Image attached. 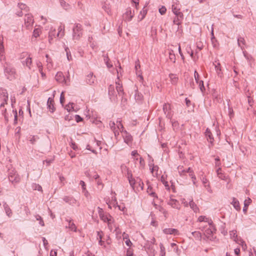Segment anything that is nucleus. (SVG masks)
Listing matches in <instances>:
<instances>
[{
    "instance_id": "09e8293b",
    "label": "nucleus",
    "mask_w": 256,
    "mask_h": 256,
    "mask_svg": "<svg viewBox=\"0 0 256 256\" xmlns=\"http://www.w3.org/2000/svg\"><path fill=\"white\" fill-rule=\"evenodd\" d=\"M40 30L38 29H35L33 32V36L35 38H37L40 36Z\"/></svg>"
},
{
    "instance_id": "4d7b16f0",
    "label": "nucleus",
    "mask_w": 256,
    "mask_h": 256,
    "mask_svg": "<svg viewBox=\"0 0 256 256\" xmlns=\"http://www.w3.org/2000/svg\"><path fill=\"white\" fill-rule=\"evenodd\" d=\"M18 7L21 10H25L26 8V6L25 4H18Z\"/></svg>"
},
{
    "instance_id": "b1692460",
    "label": "nucleus",
    "mask_w": 256,
    "mask_h": 256,
    "mask_svg": "<svg viewBox=\"0 0 256 256\" xmlns=\"http://www.w3.org/2000/svg\"><path fill=\"white\" fill-rule=\"evenodd\" d=\"M46 58L47 68L50 70L53 68L52 60L48 54H46Z\"/></svg>"
},
{
    "instance_id": "680f3d73",
    "label": "nucleus",
    "mask_w": 256,
    "mask_h": 256,
    "mask_svg": "<svg viewBox=\"0 0 256 256\" xmlns=\"http://www.w3.org/2000/svg\"><path fill=\"white\" fill-rule=\"evenodd\" d=\"M36 65H37V66L38 68V70L39 71H42V64L40 62H38L36 63Z\"/></svg>"
},
{
    "instance_id": "13d9d810",
    "label": "nucleus",
    "mask_w": 256,
    "mask_h": 256,
    "mask_svg": "<svg viewBox=\"0 0 256 256\" xmlns=\"http://www.w3.org/2000/svg\"><path fill=\"white\" fill-rule=\"evenodd\" d=\"M146 14V10H142L140 11V14L142 15V18H140V20H142L144 18Z\"/></svg>"
},
{
    "instance_id": "37998d69",
    "label": "nucleus",
    "mask_w": 256,
    "mask_h": 256,
    "mask_svg": "<svg viewBox=\"0 0 256 256\" xmlns=\"http://www.w3.org/2000/svg\"><path fill=\"white\" fill-rule=\"evenodd\" d=\"M248 102L250 106H252L254 104V99L251 98L250 96H248Z\"/></svg>"
},
{
    "instance_id": "c9c22d12",
    "label": "nucleus",
    "mask_w": 256,
    "mask_h": 256,
    "mask_svg": "<svg viewBox=\"0 0 256 256\" xmlns=\"http://www.w3.org/2000/svg\"><path fill=\"white\" fill-rule=\"evenodd\" d=\"M128 181L130 186L134 189V186L136 184V180L134 178H132V174H130V176H128Z\"/></svg>"
},
{
    "instance_id": "412c9836",
    "label": "nucleus",
    "mask_w": 256,
    "mask_h": 256,
    "mask_svg": "<svg viewBox=\"0 0 256 256\" xmlns=\"http://www.w3.org/2000/svg\"><path fill=\"white\" fill-rule=\"evenodd\" d=\"M22 63L23 65L26 66L29 69H30V66L32 63V58L30 56H28L25 60L22 61Z\"/></svg>"
},
{
    "instance_id": "0e129e2a",
    "label": "nucleus",
    "mask_w": 256,
    "mask_h": 256,
    "mask_svg": "<svg viewBox=\"0 0 256 256\" xmlns=\"http://www.w3.org/2000/svg\"><path fill=\"white\" fill-rule=\"evenodd\" d=\"M229 116L230 118L232 117L234 115L233 110L232 108H228Z\"/></svg>"
},
{
    "instance_id": "79ce46f5",
    "label": "nucleus",
    "mask_w": 256,
    "mask_h": 256,
    "mask_svg": "<svg viewBox=\"0 0 256 256\" xmlns=\"http://www.w3.org/2000/svg\"><path fill=\"white\" fill-rule=\"evenodd\" d=\"M216 173L218 174V176L221 179L223 180L224 178V176L223 174L222 173V170L221 168H218L216 170Z\"/></svg>"
},
{
    "instance_id": "a211bd4d",
    "label": "nucleus",
    "mask_w": 256,
    "mask_h": 256,
    "mask_svg": "<svg viewBox=\"0 0 256 256\" xmlns=\"http://www.w3.org/2000/svg\"><path fill=\"white\" fill-rule=\"evenodd\" d=\"M134 98L136 102H140L142 101V100L143 99V96L138 90H136Z\"/></svg>"
},
{
    "instance_id": "39448f33",
    "label": "nucleus",
    "mask_w": 256,
    "mask_h": 256,
    "mask_svg": "<svg viewBox=\"0 0 256 256\" xmlns=\"http://www.w3.org/2000/svg\"><path fill=\"white\" fill-rule=\"evenodd\" d=\"M34 22V20L32 16L30 14H26L24 26L29 30L32 28Z\"/></svg>"
},
{
    "instance_id": "052dcab7",
    "label": "nucleus",
    "mask_w": 256,
    "mask_h": 256,
    "mask_svg": "<svg viewBox=\"0 0 256 256\" xmlns=\"http://www.w3.org/2000/svg\"><path fill=\"white\" fill-rule=\"evenodd\" d=\"M138 160L139 161V163H140V165L141 166H143L144 164V159L142 157H140V158H138Z\"/></svg>"
},
{
    "instance_id": "1a4fd4ad",
    "label": "nucleus",
    "mask_w": 256,
    "mask_h": 256,
    "mask_svg": "<svg viewBox=\"0 0 256 256\" xmlns=\"http://www.w3.org/2000/svg\"><path fill=\"white\" fill-rule=\"evenodd\" d=\"M56 80L60 83H64L65 84L68 85V82L66 78H64L63 73L61 72H58L56 73L55 76Z\"/></svg>"
},
{
    "instance_id": "f8f14e48",
    "label": "nucleus",
    "mask_w": 256,
    "mask_h": 256,
    "mask_svg": "<svg viewBox=\"0 0 256 256\" xmlns=\"http://www.w3.org/2000/svg\"><path fill=\"white\" fill-rule=\"evenodd\" d=\"M108 94L110 96V98H114L116 96L117 92L115 90V87L113 85H110L108 87Z\"/></svg>"
},
{
    "instance_id": "4c0bfd02",
    "label": "nucleus",
    "mask_w": 256,
    "mask_h": 256,
    "mask_svg": "<svg viewBox=\"0 0 256 256\" xmlns=\"http://www.w3.org/2000/svg\"><path fill=\"white\" fill-rule=\"evenodd\" d=\"M65 50L66 54L67 59L68 61H70L72 60V56L70 54V52L68 48H65Z\"/></svg>"
},
{
    "instance_id": "dca6fc26",
    "label": "nucleus",
    "mask_w": 256,
    "mask_h": 256,
    "mask_svg": "<svg viewBox=\"0 0 256 256\" xmlns=\"http://www.w3.org/2000/svg\"><path fill=\"white\" fill-rule=\"evenodd\" d=\"M231 204L237 211H240V210L239 202L236 198H233Z\"/></svg>"
},
{
    "instance_id": "49530a36",
    "label": "nucleus",
    "mask_w": 256,
    "mask_h": 256,
    "mask_svg": "<svg viewBox=\"0 0 256 256\" xmlns=\"http://www.w3.org/2000/svg\"><path fill=\"white\" fill-rule=\"evenodd\" d=\"M166 9L165 6H162L159 8V12L161 14H164L166 12Z\"/></svg>"
},
{
    "instance_id": "5701e85b",
    "label": "nucleus",
    "mask_w": 256,
    "mask_h": 256,
    "mask_svg": "<svg viewBox=\"0 0 256 256\" xmlns=\"http://www.w3.org/2000/svg\"><path fill=\"white\" fill-rule=\"evenodd\" d=\"M184 18V15L183 14L180 12H178L177 10V25H178V28H177V30H178L180 28L179 25L180 24V21Z\"/></svg>"
},
{
    "instance_id": "ddd939ff",
    "label": "nucleus",
    "mask_w": 256,
    "mask_h": 256,
    "mask_svg": "<svg viewBox=\"0 0 256 256\" xmlns=\"http://www.w3.org/2000/svg\"><path fill=\"white\" fill-rule=\"evenodd\" d=\"M168 204L174 208L176 206V198L174 194H170L169 199L168 200Z\"/></svg>"
},
{
    "instance_id": "0eeeda50",
    "label": "nucleus",
    "mask_w": 256,
    "mask_h": 256,
    "mask_svg": "<svg viewBox=\"0 0 256 256\" xmlns=\"http://www.w3.org/2000/svg\"><path fill=\"white\" fill-rule=\"evenodd\" d=\"M8 179L12 183H17L20 182V178L14 170H12L9 172Z\"/></svg>"
},
{
    "instance_id": "f03ea898",
    "label": "nucleus",
    "mask_w": 256,
    "mask_h": 256,
    "mask_svg": "<svg viewBox=\"0 0 256 256\" xmlns=\"http://www.w3.org/2000/svg\"><path fill=\"white\" fill-rule=\"evenodd\" d=\"M72 38L74 40H80L82 35V26L79 24H76L73 28Z\"/></svg>"
},
{
    "instance_id": "423d86ee",
    "label": "nucleus",
    "mask_w": 256,
    "mask_h": 256,
    "mask_svg": "<svg viewBox=\"0 0 256 256\" xmlns=\"http://www.w3.org/2000/svg\"><path fill=\"white\" fill-rule=\"evenodd\" d=\"M188 200L189 202L186 200L185 198L181 199L182 203L184 204V206H188L189 205L190 208L194 211V212H196L198 210V208L196 204L194 202L192 198H190Z\"/></svg>"
},
{
    "instance_id": "a878e982",
    "label": "nucleus",
    "mask_w": 256,
    "mask_h": 256,
    "mask_svg": "<svg viewBox=\"0 0 256 256\" xmlns=\"http://www.w3.org/2000/svg\"><path fill=\"white\" fill-rule=\"evenodd\" d=\"M124 132L126 134L125 136H124V142L127 144H129L132 141V137L130 135L128 134L126 130Z\"/></svg>"
},
{
    "instance_id": "bb28decb",
    "label": "nucleus",
    "mask_w": 256,
    "mask_h": 256,
    "mask_svg": "<svg viewBox=\"0 0 256 256\" xmlns=\"http://www.w3.org/2000/svg\"><path fill=\"white\" fill-rule=\"evenodd\" d=\"M55 29L52 30V28L49 32L48 34V41L50 43H52L54 38H55Z\"/></svg>"
},
{
    "instance_id": "9b49d317",
    "label": "nucleus",
    "mask_w": 256,
    "mask_h": 256,
    "mask_svg": "<svg viewBox=\"0 0 256 256\" xmlns=\"http://www.w3.org/2000/svg\"><path fill=\"white\" fill-rule=\"evenodd\" d=\"M205 135L207 138V140L210 143L212 146H213V142L214 138L212 136V134L208 128L206 129L205 132Z\"/></svg>"
},
{
    "instance_id": "e433bc0d",
    "label": "nucleus",
    "mask_w": 256,
    "mask_h": 256,
    "mask_svg": "<svg viewBox=\"0 0 256 256\" xmlns=\"http://www.w3.org/2000/svg\"><path fill=\"white\" fill-rule=\"evenodd\" d=\"M230 235L232 238H233L234 240L236 242H237L238 238V236L236 234V230H232L230 232Z\"/></svg>"
},
{
    "instance_id": "603ef678",
    "label": "nucleus",
    "mask_w": 256,
    "mask_h": 256,
    "mask_svg": "<svg viewBox=\"0 0 256 256\" xmlns=\"http://www.w3.org/2000/svg\"><path fill=\"white\" fill-rule=\"evenodd\" d=\"M163 177H162V179ZM162 182L164 184V186H166V188L170 190V188L169 187V184H168V182L165 181L164 180H162Z\"/></svg>"
},
{
    "instance_id": "a19ab883",
    "label": "nucleus",
    "mask_w": 256,
    "mask_h": 256,
    "mask_svg": "<svg viewBox=\"0 0 256 256\" xmlns=\"http://www.w3.org/2000/svg\"><path fill=\"white\" fill-rule=\"evenodd\" d=\"M197 84H198L200 91L202 92H204L205 90V88L204 85V82L202 80H200V82H198V83Z\"/></svg>"
},
{
    "instance_id": "20e7f679",
    "label": "nucleus",
    "mask_w": 256,
    "mask_h": 256,
    "mask_svg": "<svg viewBox=\"0 0 256 256\" xmlns=\"http://www.w3.org/2000/svg\"><path fill=\"white\" fill-rule=\"evenodd\" d=\"M99 209L98 214L100 219L104 222H110L111 221H114V218L108 214L104 213V211L102 208H98Z\"/></svg>"
},
{
    "instance_id": "72a5a7b5",
    "label": "nucleus",
    "mask_w": 256,
    "mask_h": 256,
    "mask_svg": "<svg viewBox=\"0 0 256 256\" xmlns=\"http://www.w3.org/2000/svg\"><path fill=\"white\" fill-rule=\"evenodd\" d=\"M163 232L166 234H174L176 230L174 228H165L163 230Z\"/></svg>"
},
{
    "instance_id": "338daca9",
    "label": "nucleus",
    "mask_w": 256,
    "mask_h": 256,
    "mask_svg": "<svg viewBox=\"0 0 256 256\" xmlns=\"http://www.w3.org/2000/svg\"><path fill=\"white\" fill-rule=\"evenodd\" d=\"M75 120L78 122H80L82 120V118L78 115H76Z\"/></svg>"
},
{
    "instance_id": "bf43d9fd",
    "label": "nucleus",
    "mask_w": 256,
    "mask_h": 256,
    "mask_svg": "<svg viewBox=\"0 0 256 256\" xmlns=\"http://www.w3.org/2000/svg\"><path fill=\"white\" fill-rule=\"evenodd\" d=\"M6 109L2 110V114L4 116L6 121H8V116L6 114Z\"/></svg>"
},
{
    "instance_id": "393cba45",
    "label": "nucleus",
    "mask_w": 256,
    "mask_h": 256,
    "mask_svg": "<svg viewBox=\"0 0 256 256\" xmlns=\"http://www.w3.org/2000/svg\"><path fill=\"white\" fill-rule=\"evenodd\" d=\"M4 70L5 73L8 74H12L15 73V70L9 66H8L6 67L4 66Z\"/></svg>"
},
{
    "instance_id": "c85d7f7f",
    "label": "nucleus",
    "mask_w": 256,
    "mask_h": 256,
    "mask_svg": "<svg viewBox=\"0 0 256 256\" xmlns=\"http://www.w3.org/2000/svg\"><path fill=\"white\" fill-rule=\"evenodd\" d=\"M39 138L38 136H30L28 138V140L30 141L31 144H34L37 140Z\"/></svg>"
},
{
    "instance_id": "e2e57ef3",
    "label": "nucleus",
    "mask_w": 256,
    "mask_h": 256,
    "mask_svg": "<svg viewBox=\"0 0 256 256\" xmlns=\"http://www.w3.org/2000/svg\"><path fill=\"white\" fill-rule=\"evenodd\" d=\"M102 231H100V232H97V238H99L100 240H102Z\"/></svg>"
},
{
    "instance_id": "c756f323",
    "label": "nucleus",
    "mask_w": 256,
    "mask_h": 256,
    "mask_svg": "<svg viewBox=\"0 0 256 256\" xmlns=\"http://www.w3.org/2000/svg\"><path fill=\"white\" fill-rule=\"evenodd\" d=\"M210 220H211L206 217L205 216H199V218H198V220L200 222H205L206 224H208V221Z\"/></svg>"
},
{
    "instance_id": "8fccbe9b",
    "label": "nucleus",
    "mask_w": 256,
    "mask_h": 256,
    "mask_svg": "<svg viewBox=\"0 0 256 256\" xmlns=\"http://www.w3.org/2000/svg\"><path fill=\"white\" fill-rule=\"evenodd\" d=\"M64 102V92H62L60 96V102L62 104H63Z\"/></svg>"
},
{
    "instance_id": "473e14b6",
    "label": "nucleus",
    "mask_w": 256,
    "mask_h": 256,
    "mask_svg": "<svg viewBox=\"0 0 256 256\" xmlns=\"http://www.w3.org/2000/svg\"><path fill=\"white\" fill-rule=\"evenodd\" d=\"M125 14L128 20H130L134 16V15L132 14L130 8H128L126 10Z\"/></svg>"
},
{
    "instance_id": "774afa93",
    "label": "nucleus",
    "mask_w": 256,
    "mask_h": 256,
    "mask_svg": "<svg viewBox=\"0 0 256 256\" xmlns=\"http://www.w3.org/2000/svg\"><path fill=\"white\" fill-rule=\"evenodd\" d=\"M124 241H125L126 244L128 246H130L132 245V242H131V241L130 240L129 238L128 239H126Z\"/></svg>"
},
{
    "instance_id": "2eb2a0df",
    "label": "nucleus",
    "mask_w": 256,
    "mask_h": 256,
    "mask_svg": "<svg viewBox=\"0 0 256 256\" xmlns=\"http://www.w3.org/2000/svg\"><path fill=\"white\" fill-rule=\"evenodd\" d=\"M66 221L68 223V225L66 226V228H68L72 231L76 232V227L75 224L74 223L72 220L66 219Z\"/></svg>"
},
{
    "instance_id": "f704fd0d",
    "label": "nucleus",
    "mask_w": 256,
    "mask_h": 256,
    "mask_svg": "<svg viewBox=\"0 0 256 256\" xmlns=\"http://www.w3.org/2000/svg\"><path fill=\"white\" fill-rule=\"evenodd\" d=\"M4 53V48L3 42V37L0 36V54Z\"/></svg>"
},
{
    "instance_id": "4be33fe9",
    "label": "nucleus",
    "mask_w": 256,
    "mask_h": 256,
    "mask_svg": "<svg viewBox=\"0 0 256 256\" xmlns=\"http://www.w3.org/2000/svg\"><path fill=\"white\" fill-rule=\"evenodd\" d=\"M4 210L6 212V215L8 217H11L12 216V210H10V208L9 206H8V204L6 202H4Z\"/></svg>"
},
{
    "instance_id": "9d476101",
    "label": "nucleus",
    "mask_w": 256,
    "mask_h": 256,
    "mask_svg": "<svg viewBox=\"0 0 256 256\" xmlns=\"http://www.w3.org/2000/svg\"><path fill=\"white\" fill-rule=\"evenodd\" d=\"M47 107L50 112L52 113L54 112L55 108L54 106V101L50 98H49L48 100Z\"/></svg>"
},
{
    "instance_id": "aec40b11",
    "label": "nucleus",
    "mask_w": 256,
    "mask_h": 256,
    "mask_svg": "<svg viewBox=\"0 0 256 256\" xmlns=\"http://www.w3.org/2000/svg\"><path fill=\"white\" fill-rule=\"evenodd\" d=\"M64 200L70 204L74 205L76 204V200L70 196H65Z\"/></svg>"
},
{
    "instance_id": "ea45409f",
    "label": "nucleus",
    "mask_w": 256,
    "mask_h": 256,
    "mask_svg": "<svg viewBox=\"0 0 256 256\" xmlns=\"http://www.w3.org/2000/svg\"><path fill=\"white\" fill-rule=\"evenodd\" d=\"M238 43L239 46L242 48L244 44V40L243 38L240 37L238 39Z\"/></svg>"
},
{
    "instance_id": "58836bf2",
    "label": "nucleus",
    "mask_w": 256,
    "mask_h": 256,
    "mask_svg": "<svg viewBox=\"0 0 256 256\" xmlns=\"http://www.w3.org/2000/svg\"><path fill=\"white\" fill-rule=\"evenodd\" d=\"M132 156H133V158L134 160L138 161L139 154L138 153L137 150H134L132 152Z\"/></svg>"
},
{
    "instance_id": "c03bdc74",
    "label": "nucleus",
    "mask_w": 256,
    "mask_h": 256,
    "mask_svg": "<svg viewBox=\"0 0 256 256\" xmlns=\"http://www.w3.org/2000/svg\"><path fill=\"white\" fill-rule=\"evenodd\" d=\"M114 221H111L110 222H108V229L110 230V232H112L113 230V227H114V224H113V223H114Z\"/></svg>"
},
{
    "instance_id": "6ab92c4d",
    "label": "nucleus",
    "mask_w": 256,
    "mask_h": 256,
    "mask_svg": "<svg viewBox=\"0 0 256 256\" xmlns=\"http://www.w3.org/2000/svg\"><path fill=\"white\" fill-rule=\"evenodd\" d=\"M116 88L117 94L120 96H122L124 94L122 85L117 82H116Z\"/></svg>"
},
{
    "instance_id": "f3484780",
    "label": "nucleus",
    "mask_w": 256,
    "mask_h": 256,
    "mask_svg": "<svg viewBox=\"0 0 256 256\" xmlns=\"http://www.w3.org/2000/svg\"><path fill=\"white\" fill-rule=\"evenodd\" d=\"M58 32L56 34V36L60 38L64 36V26L63 25H60L58 28Z\"/></svg>"
},
{
    "instance_id": "4468645a",
    "label": "nucleus",
    "mask_w": 256,
    "mask_h": 256,
    "mask_svg": "<svg viewBox=\"0 0 256 256\" xmlns=\"http://www.w3.org/2000/svg\"><path fill=\"white\" fill-rule=\"evenodd\" d=\"M96 80V76L93 75V74L90 73L86 76V82L91 85L94 83Z\"/></svg>"
},
{
    "instance_id": "864d4df0",
    "label": "nucleus",
    "mask_w": 256,
    "mask_h": 256,
    "mask_svg": "<svg viewBox=\"0 0 256 256\" xmlns=\"http://www.w3.org/2000/svg\"><path fill=\"white\" fill-rule=\"evenodd\" d=\"M160 248L161 252L160 256H164L165 254L164 248L162 244H160Z\"/></svg>"
},
{
    "instance_id": "7ed1b4c3",
    "label": "nucleus",
    "mask_w": 256,
    "mask_h": 256,
    "mask_svg": "<svg viewBox=\"0 0 256 256\" xmlns=\"http://www.w3.org/2000/svg\"><path fill=\"white\" fill-rule=\"evenodd\" d=\"M110 129L114 132V136L116 138L118 136V132L116 130V128L120 129L123 128V126L121 123L120 121H116V124L114 122L110 121Z\"/></svg>"
},
{
    "instance_id": "de8ad7c7",
    "label": "nucleus",
    "mask_w": 256,
    "mask_h": 256,
    "mask_svg": "<svg viewBox=\"0 0 256 256\" xmlns=\"http://www.w3.org/2000/svg\"><path fill=\"white\" fill-rule=\"evenodd\" d=\"M196 47L200 50L202 49L203 44L202 42L199 41L196 42Z\"/></svg>"
},
{
    "instance_id": "3c124183",
    "label": "nucleus",
    "mask_w": 256,
    "mask_h": 256,
    "mask_svg": "<svg viewBox=\"0 0 256 256\" xmlns=\"http://www.w3.org/2000/svg\"><path fill=\"white\" fill-rule=\"evenodd\" d=\"M194 75L196 82L198 83V82H200V80H199V74L198 72L196 71H195Z\"/></svg>"
},
{
    "instance_id": "6e6552de",
    "label": "nucleus",
    "mask_w": 256,
    "mask_h": 256,
    "mask_svg": "<svg viewBox=\"0 0 256 256\" xmlns=\"http://www.w3.org/2000/svg\"><path fill=\"white\" fill-rule=\"evenodd\" d=\"M0 98L2 101L1 103L0 107L2 108L4 107L6 104H7L8 100V94L6 90H2L0 92Z\"/></svg>"
},
{
    "instance_id": "a18cd8bd",
    "label": "nucleus",
    "mask_w": 256,
    "mask_h": 256,
    "mask_svg": "<svg viewBox=\"0 0 256 256\" xmlns=\"http://www.w3.org/2000/svg\"><path fill=\"white\" fill-rule=\"evenodd\" d=\"M220 64L219 62H218L216 64H215V68H216V70L217 73L218 75L220 74V72L221 71V70H220Z\"/></svg>"
},
{
    "instance_id": "69168bd1",
    "label": "nucleus",
    "mask_w": 256,
    "mask_h": 256,
    "mask_svg": "<svg viewBox=\"0 0 256 256\" xmlns=\"http://www.w3.org/2000/svg\"><path fill=\"white\" fill-rule=\"evenodd\" d=\"M126 256H133V252L130 249H128Z\"/></svg>"
},
{
    "instance_id": "5fc2aeb1",
    "label": "nucleus",
    "mask_w": 256,
    "mask_h": 256,
    "mask_svg": "<svg viewBox=\"0 0 256 256\" xmlns=\"http://www.w3.org/2000/svg\"><path fill=\"white\" fill-rule=\"evenodd\" d=\"M170 78L172 80V82L173 84H174L176 82V76L175 74H170Z\"/></svg>"
},
{
    "instance_id": "6e6d98bb",
    "label": "nucleus",
    "mask_w": 256,
    "mask_h": 256,
    "mask_svg": "<svg viewBox=\"0 0 256 256\" xmlns=\"http://www.w3.org/2000/svg\"><path fill=\"white\" fill-rule=\"evenodd\" d=\"M170 108V106L169 104H165L164 106L163 110L166 114V112Z\"/></svg>"
},
{
    "instance_id": "7c9ffc66",
    "label": "nucleus",
    "mask_w": 256,
    "mask_h": 256,
    "mask_svg": "<svg viewBox=\"0 0 256 256\" xmlns=\"http://www.w3.org/2000/svg\"><path fill=\"white\" fill-rule=\"evenodd\" d=\"M169 58L170 60L173 63H174L176 62V58L175 54L174 53V51L172 50L169 52Z\"/></svg>"
},
{
    "instance_id": "f257e3e1",
    "label": "nucleus",
    "mask_w": 256,
    "mask_h": 256,
    "mask_svg": "<svg viewBox=\"0 0 256 256\" xmlns=\"http://www.w3.org/2000/svg\"><path fill=\"white\" fill-rule=\"evenodd\" d=\"M202 226L204 228H206L204 234L208 238H210L212 234L216 231V229L213 225L212 220L208 221V224L204 225Z\"/></svg>"
},
{
    "instance_id": "cd10ccee",
    "label": "nucleus",
    "mask_w": 256,
    "mask_h": 256,
    "mask_svg": "<svg viewBox=\"0 0 256 256\" xmlns=\"http://www.w3.org/2000/svg\"><path fill=\"white\" fill-rule=\"evenodd\" d=\"M177 169L178 170L180 175L184 174L186 172H188L190 170V168H186V170L182 169V166H180L177 167Z\"/></svg>"
},
{
    "instance_id": "2f4dec72",
    "label": "nucleus",
    "mask_w": 256,
    "mask_h": 256,
    "mask_svg": "<svg viewBox=\"0 0 256 256\" xmlns=\"http://www.w3.org/2000/svg\"><path fill=\"white\" fill-rule=\"evenodd\" d=\"M66 109L68 112L76 111L74 109V103H69L66 106Z\"/></svg>"
}]
</instances>
